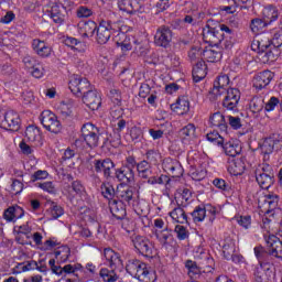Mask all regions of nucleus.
<instances>
[{"instance_id": "f257e3e1", "label": "nucleus", "mask_w": 282, "mask_h": 282, "mask_svg": "<svg viewBox=\"0 0 282 282\" xmlns=\"http://www.w3.org/2000/svg\"><path fill=\"white\" fill-rule=\"evenodd\" d=\"M104 256L106 261L109 262L111 270L104 268L100 270L99 274L105 282H117L119 276L116 273V270L123 267L122 259H120V254L112 249H105Z\"/></svg>"}, {"instance_id": "f03ea898", "label": "nucleus", "mask_w": 282, "mask_h": 282, "mask_svg": "<svg viewBox=\"0 0 282 282\" xmlns=\"http://www.w3.org/2000/svg\"><path fill=\"white\" fill-rule=\"evenodd\" d=\"M82 137L87 147L96 149L100 142V130L93 123H85L82 127Z\"/></svg>"}, {"instance_id": "7ed1b4c3", "label": "nucleus", "mask_w": 282, "mask_h": 282, "mask_svg": "<svg viewBox=\"0 0 282 282\" xmlns=\"http://www.w3.org/2000/svg\"><path fill=\"white\" fill-rule=\"evenodd\" d=\"M90 87L91 85L87 78L79 75H73L70 77L69 89L75 96H83V94L85 95L87 91H89Z\"/></svg>"}, {"instance_id": "20e7f679", "label": "nucleus", "mask_w": 282, "mask_h": 282, "mask_svg": "<svg viewBox=\"0 0 282 282\" xmlns=\"http://www.w3.org/2000/svg\"><path fill=\"white\" fill-rule=\"evenodd\" d=\"M41 123L46 129V131H50L51 133H61V121H58V118L54 112L52 111H43L41 115Z\"/></svg>"}, {"instance_id": "39448f33", "label": "nucleus", "mask_w": 282, "mask_h": 282, "mask_svg": "<svg viewBox=\"0 0 282 282\" xmlns=\"http://www.w3.org/2000/svg\"><path fill=\"white\" fill-rule=\"evenodd\" d=\"M126 270L131 276H134V279L139 281H144L145 276L149 274L147 264L140 260H129Z\"/></svg>"}, {"instance_id": "423d86ee", "label": "nucleus", "mask_w": 282, "mask_h": 282, "mask_svg": "<svg viewBox=\"0 0 282 282\" xmlns=\"http://www.w3.org/2000/svg\"><path fill=\"white\" fill-rule=\"evenodd\" d=\"M132 242L134 248L144 257H153L155 252V247L153 246V242L149 240L144 236H134L132 238Z\"/></svg>"}, {"instance_id": "0eeeda50", "label": "nucleus", "mask_w": 282, "mask_h": 282, "mask_svg": "<svg viewBox=\"0 0 282 282\" xmlns=\"http://www.w3.org/2000/svg\"><path fill=\"white\" fill-rule=\"evenodd\" d=\"M256 180L262 188L268 191L274 184V174L270 171V165H263L256 171Z\"/></svg>"}, {"instance_id": "6e6552de", "label": "nucleus", "mask_w": 282, "mask_h": 282, "mask_svg": "<svg viewBox=\"0 0 282 282\" xmlns=\"http://www.w3.org/2000/svg\"><path fill=\"white\" fill-rule=\"evenodd\" d=\"M0 127L7 131H19L21 127V118L14 110H9L4 113L3 119L0 121Z\"/></svg>"}, {"instance_id": "1a4fd4ad", "label": "nucleus", "mask_w": 282, "mask_h": 282, "mask_svg": "<svg viewBox=\"0 0 282 282\" xmlns=\"http://www.w3.org/2000/svg\"><path fill=\"white\" fill-rule=\"evenodd\" d=\"M203 39L205 43L217 47L221 44V41H224V33L217 28H210V25H207L203 29Z\"/></svg>"}, {"instance_id": "9d476101", "label": "nucleus", "mask_w": 282, "mask_h": 282, "mask_svg": "<svg viewBox=\"0 0 282 282\" xmlns=\"http://www.w3.org/2000/svg\"><path fill=\"white\" fill-rule=\"evenodd\" d=\"M258 206L261 213H264V215H270V213L275 210V208L279 206V196L274 194L263 195L259 198Z\"/></svg>"}, {"instance_id": "9b49d317", "label": "nucleus", "mask_w": 282, "mask_h": 282, "mask_svg": "<svg viewBox=\"0 0 282 282\" xmlns=\"http://www.w3.org/2000/svg\"><path fill=\"white\" fill-rule=\"evenodd\" d=\"M83 102L88 109H91V111H98L100 105H102V98L100 94H98V90H87L83 96Z\"/></svg>"}, {"instance_id": "f8f14e48", "label": "nucleus", "mask_w": 282, "mask_h": 282, "mask_svg": "<svg viewBox=\"0 0 282 282\" xmlns=\"http://www.w3.org/2000/svg\"><path fill=\"white\" fill-rule=\"evenodd\" d=\"M173 41V32L166 26L160 28L154 35V43L159 47H169Z\"/></svg>"}, {"instance_id": "ddd939ff", "label": "nucleus", "mask_w": 282, "mask_h": 282, "mask_svg": "<svg viewBox=\"0 0 282 282\" xmlns=\"http://www.w3.org/2000/svg\"><path fill=\"white\" fill-rule=\"evenodd\" d=\"M267 250L270 257L282 259V241L276 236L271 235L267 238Z\"/></svg>"}, {"instance_id": "4468645a", "label": "nucleus", "mask_w": 282, "mask_h": 282, "mask_svg": "<svg viewBox=\"0 0 282 282\" xmlns=\"http://www.w3.org/2000/svg\"><path fill=\"white\" fill-rule=\"evenodd\" d=\"M260 151L263 155H270L274 150L279 151L282 147V141L272 137L262 139L259 142Z\"/></svg>"}, {"instance_id": "2eb2a0df", "label": "nucleus", "mask_w": 282, "mask_h": 282, "mask_svg": "<svg viewBox=\"0 0 282 282\" xmlns=\"http://www.w3.org/2000/svg\"><path fill=\"white\" fill-rule=\"evenodd\" d=\"M239 100H241V93L239 91V89L229 88L223 101V107L232 111V109H235L239 105Z\"/></svg>"}, {"instance_id": "dca6fc26", "label": "nucleus", "mask_w": 282, "mask_h": 282, "mask_svg": "<svg viewBox=\"0 0 282 282\" xmlns=\"http://www.w3.org/2000/svg\"><path fill=\"white\" fill-rule=\"evenodd\" d=\"M117 199L123 204L130 205L131 202H133V188L126 185V184H120L117 186L116 191Z\"/></svg>"}, {"instance_id": "f3484780", "label": "nucleus", "mask_w": 282, "mask_h": 282, "mask_svg": "<svg viewBox=\"0 0 282 282\" xmlns=\"http://www.w3.org/2000/svg\"><path fill=\"white\" fill-rule=\"evenodd\" d=\"M97 30L96 41L99 45H105L111 39V24L109 22H101Z\"/></svg>"}, {"instance_id": "a211bd4d", "label": "nucleus", "mask_w": 282, "mask_h": 282, "mask_svg": "<svg viewBox=\"0 0 282 282\" xmlns=\"http://www.w3.org/2000/svg\"><path fill=\"white\" fill-rule=\"evenodd\" d=\"M272 78H274V73L264 70L253 78V87L256 89H263L272 83Z\"/></svg>"}, {"instance_id": "6ab92c4d", "label": "nucleus", "mask_w": 282, "mask_h": 282, "mask_svg": "<svg viewBox=\"0 0 282 282\" xmlns=\"http://www.w3.org/2000/svg\"><path fill=\"white\" fill-rule=\"evenodd\" d=\"M118 8L122 12L133 14L135 12H140V8H142V4H140V0H119Z\"/></svg>"}, {"instance_id": "aec40b11", "label": "nucleus", "mask_w": 282, "mask_h": 282, "mask_svg": "<svg viewBox=\"0 0 282 282\" xmlns=\"http://www.w3.org/2000/svg\"><path fill=\"white\" fill-rule=\"evenodd\" d=\"M32 47L33 52L41 58H47V56L52 55V46L45 43V41L33 40Z\"/></svg>"}, {"instance_id": "412c9836", "label": "nucleus", "mask_w": 282, "mask_h": 282, "mask_svg": "<svg viewBox=\"0 0 282 282\" xmlns=\"http://www.w3.org/2000/svg\"><path fill=\"white\" fill-rule=\"evenodd\" d=\"M94 166L96 173H104L105 177H109L113 171V162L110 159L95 160Z\"/></svg>"}, {"instance_id": "4be33fe9", "label": "nucleus", "mask_w": 282, "mask_h": 282, "mask_svg": "<svg viewBox=\"0 0 282 282\" xmlns=\"http://www.w3.org/2000/svg\"><path fill=\"white\" fill-rule=\"evenodd\" d=\"M172 111L177 116H184L187 111H191V101L188 97H178L175 104L171 105Z\"/></svg>"}, {"instance_id": "5701e85b", "label": "nucleus", "mask_w": 282, "mask_h": 282, "mask_svg": "<svg viewBox=\"0 0 282 282\" xmlns=\"http://www.w3.org/2000/svg\"><path fill=\"white\" fill-rule=\"evenodd\" d=\"M109 208L116 219H124V217H127V207L124 206V203L112 199L109 202Z\"/></svg>"}, {"instance_id": "b1692460", "label": "nucleus", "mask_w": 282, "mask_h": 282, "mask_svg": "<svg viewBox=\"0 0 282 282\" xmlns=\"http://www.w3.org/2000/svg\"><path fill=\"white\" fill-rule=\"evenodd\" d=\"M50 13L55 23H63L67 17V9L61 3H53Z\"/></svg>"}, {"instance_id": "393cba45", "label": "nucleus", "mask_w": 282, "mask_h": 282, "mask_svg": "<svg viewBox=\"0 0 282 282\" xmlns=\"http://www.w3.org/2000/svg\"><path fill=\"white\" fill-rule=\"evenodd\" d=\"M270 47V39L265 35H259L257 39L253 40L251 43V48L253 52H258V54H262V52L268 51Z\"/></svg>"}, {"instance_id": "a878e982", "label": "nucleus", "mask_w": 282, "mask_h": 282, "mask_svg": "<svg viewBox=\"0 0 282 282\" xmlns=\"http://www.w3.org/2000/svg\"><path fill=\"white\" fill-rule=\"evenodd\" d=\"M116 177L119 180V182H122L123 184H129L130 182H133L135 178V174L133 173V167L130 166H122L119 170L116 171Z\"/></svg>"}, {"instance_id": "bb28decb", "label": "nucleus", "mask_w": 282, "mask_h": 282, "mask_svg": "<svg viewBox=\"0 0 282 282\" xmlns=\"http://www.w3.org/2000/svg\"><path fill=\"white\" fill-rule=\"evenodd\" d=\"M97 28L98 25L94 21L80 22L78 24L79 34L83 36V39H91Z\"/></svg>"}, {"instance_id": "cd10ccee", "label": "nucleus", "mask_w": 282, "mask_h": 282, "mask_svg": "<svg viewBox=\"0 0 282 282\" xmlns=\"http://www.w3.org/2000/svg\"><path fill=\"white\" fill-rule=\"evenodd\" d=\"M25 215L23 208L19 206H11L4 210L3 217L7 221H17V219H21Z\"/></svg>"}, {"instance_id": "c85d7f7f", "label": "nucleus", "mask_w": 282, "mask_h": 282, "mask_svg": "<svg viewBox=\"0 0 282 282\" xmlns=\"http://www.w3.org/2000/svg\"><path fill=\"white\" fill-rule=\"evenodd\" d=\"M228 171L230 175H243L246 163L241 159H232L229 162Z\"/></svg>"}, {"instance_id": "c756f323", "label": "nucleus", "mask_w": 282, "mask_h": 282, "mask_svg": "<svg viewBox=\"0 0 282 282\" xmlns=\"http://www.w3.org/2000/svg\"><path fill=\"white\" fill-rule=\"evenodd\" d=\"M209 122L213 127H217L220 131L226 132L228 130V124L226 123V118L221 112H215L210 118Z\"/></svg>"}, {"instance_id": "7c9ffc66", "label": "nucleus", "mask_w": 282, "mask_h": 282, "mask_svg": "<svg viewBox=\"0 0 282 282\" xmlns=\"http://www.w3.org/2000/svg\"><path fill=\"white\" fill-rule=\"evenodd\" d=\"M25 138L32 144H41V130L34 126H29L25 130Z\"/></svg>"}, {"instance_id": "2f4dec72", "label": "nucleus", "mask_w": 282, "mask_h": 282, "mask_svg": "<svg viewBox=\"0 0 282 282\" xmlns=\"http://www.w3.org/2000/svg\"><path fill=\"white\" fill-rule=\"evenodd\" d=\"M170 217L175 224H188V216L182 207H175L171 213Z\"/></svg>"}, {"instance_id": "473e14b6", "label": "nucleus", "mask_w": 282, "mask_h": 282, "mask_svg": "<svg viewBox=\"0 0 282 282\" xmlns=\"http://www.w3.org/2000/svg\"><path fill=\"white\" fill-rule=\"evenodd\" d=\"M203 58L208 63H217L221 61V51L219 48H206L203 51Z\"/></svg>"}, {"instance_id": "72a5a7b5", "label": "nucleus", "mask_w": 282, "mask_h": 282, "mask_svg": "<svg viewBox=\"0 0 282 282\" xmlns=\"http://www.w3.org/2000/svg\"><path fill=\"white\" fill-rule=\"evenodd\" d=\"M192 74H193L194 80H196V82L204 80V78H206V74H207L206 63H204V61L196 62Z\"/></svg>"}, {"instance_id": "f704fd0d", "label": "nucleus", "mask_w": 282, "mask_h": 282, "mask_svg": "<svg viewBox=\"0 0 282 282\" xmlns=\"http://www.w3.org/2000/svg\"><path fill=\"white\" fill-rule=\"evenodd\" d=\"M260 61L262 63H274L276 58H279V48L276 47H269L267 51L259 54Z\"/></svg>"}, {"instance_id": "c9c22d12", "label": "nucleus", "mask_w": 282, "mask_h": 282, "mask_svg": "<svg viewBox=\"0 0 282 282\" xmlns=\"http://www.w3.org/2000/svg\"><path fill=\"white\" fill-rule=\"evenodd\" d=\"M223 149L226 153V155H229V158H237L239 153H241V147L239 144L235 143V141H227L225 144L223 143Z\"/></svg>"}, {"instance_id": "e433bc0d", "label": "nucleus", "mask_w": 282, "mask_h": 282, "mask_svg": "<svg viewBox=\"0 0 282 282\" xmlns=\"http://www.w3.org/2000/svg\"><path fill=\"white\" fill-rule=\"evenodd\" d=\"M263 21H265L268 24L272 23V21H276L279 19V10H276V7H265L262 11Z\"/></svg>"}, {"instance_id": "4c0bfd02", "label": "nucleus", "mask_w": 282, "mask_h": 282, "mask_svg": "<svg viewBox=\"0 0 282 282\" xmlns=\"http://www.w3.org/2000/svg\"><path fill=\"white\" fill-rule=\"evenodd\" d=\"M45 206L48 208V213L53 219H58L65 213L63 207L52 200H47Z\"/></svg>"}, {"instance_id": "58836bf2", "label": "nucleus", "mask_w": 282, "mask_h": 282, "mask_svg": "<svg viewBox=\"0 0 282 282\" xmlns=\"http://www.w3.org/2000/svg\"><path fill=\"white\" fill-rule=\"evenodd\" d=\"M137 170L140 177H142L143 180H149V177H151L152 175L151 163H149V161H141L137 165Z\"/></svg>"}, {"instance_id": "ea45409f", "label": "nucleus", "mask_w": 282, "mask_h": 282, "mask_svg": "<svg viewBox=\"0 0 282 282\" xmlns=\"http://www.w3.org/2000/svg\"><path fill=\"white\" fill-rule=\"evenodd\" d=\"M69 254H72V250L67 246L58 247L55 250V259H57V261H59L61 263L67 262V260L69 259Z\"/></svg>"}, {"instance_id": "a19ab883", "label": "nucleus", "mask_w": 282, "mask_h": 282, "mask_svg": "<svg viewBox=\"0 0 282 282\" xmlns=\"http://www.w3.org/2000/svg\"><path fill=\"white\" fill-rule=\"evenodd\" d=\"M74 109H76V102L72 99L62 101L59 105V111L65 118H67V116H72V111H74Z\"/></svg>"}, {"instance_id": "79ce46f5", "label": "nucleus", "mask_w": 282, "mask_h": 282, "mask_svg": "<svg viewBox=\"0 0 282 282\" xmlns=\"http://www.w3.org/2000/svg\"><path fill=\"white\" fill-rule=\"evenodd\" d=\"M249 109L256 115V118H258L259 113L263 111V99L259 97H254L253 99H251Z\"/></svg>"}, {"instance_id": "37998d69", "label": "nucleus", "mask_w": 282, "mask_h": 282, "mask_svg": "<svg viewBox=\"0 0 282 282\" xmlns=\"http://www.w3.org/2000/svg\"><path fill=\"white\" fill-rule=\"evenodd\" d=\"M180 137L182 140H188L195 137V124L188 123L180 130Z\"/></svg>"}, {"instance_id": "c03bdc74", "label": "nucleus", "mask_w": 282, "mask_h": 282, "mask_svg": "<svg viewBox=\"0 0 282 282\" xmlns=\"http://www.w3.org/2000/svg\"><path fill=\"white\" fill-rule=\"evenodd\" d=\"M202 56H204V51L199 46H193L188 52L191 63H199Z\"/></svg>"}, {"instance_id": "a18cd8bd", "label": "nucleus", "mask_w": 282, "mask_h": 282, "mask_svg": "<svg viewBox=\"0 0 282 282\" xmlns=\"http://www.w3.org/2000/svg\"><path fill=\"white\" fill-rule=\"evenodd\" d=\"M189 175L195 182H202L206 177V170L202 167H191Z\"/></svg>"}, {"instance_id": "49530a36", "label": "nucleus", "mask_w": 282, "mask_h": 282, "mask_svg": "<svg viewBox=\"0 0 282 282\" xmlns=\"http://www.w3.org/2000/svg\"><path fill=\"white\" fill-rule=\"evenodd\" d=\"M228 6L224 7L223 10L225 12H228V14H234L235 8H238V6H243V3H248V0H228Z\"/></svg>"}, {"instance_id": "de8ad7c7", "label": "nucleus", "mask_w": 282, "mask_h": 282, "mask_svg": "<svg viewBox=\"0 0 282 282\" xmlns=\"http://www.w3.org/2000/svg\"><path fill=\"white\" fill-rule=\"evenodd\" d=\"M265 25H268L265 20L253 19L250 24L251 32H253V34H257L260 30H263V28H265Z\"/></svg>"}, {"instance_id": "09e8293b", "label": "nucleus", "mask_w": 282, "mask_h": 282, "mask_svg": "<svg viewBox=\"0 0 282 282\" xmlns=\"http://www.w3.org/2000/svg\"><path fill=\"white\" fill-rule=\"evenodd\" d=\"M221 94H226V88H221L214 84L212 91H209V100L212 101L219 100V97H221Z\"/></svg>"}, {"instance_id": "8fccbe9b", "label": "nucleus", "mask_w": 282, "mask_h": 282, "mask_svg": "<svg viewBox=\"0 0 282 282\" xmlns=\"http://www.w3.org/2000/svg\"><path fill=\"white\" fill-rule=\"evenodd\" d=\"M186 268H187V274L191 276V279L197 276L199 274V268H197V264L191 260L186 262Z\"/></svg>"}, {"instance_id": "3c124183", "label": "nucleus", "mask_w": 282, "mask_h": 282, "mask_svg": "<svg viewBox=\"0 0 282 282\" xmlns=\"http://www.w3.org/2000/svg\"><path fill=\"white\" fill-rule=\"evenodd\" d=\"M156 238L161 241V243H165L169 241V238L171 237V231H169V228L165 227L164 229L156 230L155 232Z\"/></svg>"}, {"instance_id": "603ef678", "label": "nucleus", "mask_w": 282, "mask_h": 282, "mask_svg": "<svg viewBox=\"0 0 282 282\" xmlns=\"http://www.w3.org/2000/svg\"><path fill=\"white\" fill-rule=\"evenodd\" d=\"M194 221H202L203 219H206V208L197 207L192 213Z\"/></svg>"}, {"instance_id": "864d4df0", "label": "nucleus", "mask_w": 282, "mask_h": 282, "mask_svg": "<svg viewBox=\"0 0 282 282\" xmlns=\"http://www.w3.org/2000/svg\"><path fill=\"white\" fill-rule=\"evenodd\" d=\"M176 197L177 199H181L182 204H184V202H188V199H191V189L188 188L178 189L176 193Z\"/></svg>"}, {"instance_id": "5fc2aeb1", "label": "nucleus", "mask_w": 282, "mask_h": 282, "mask_svg": "<svg viewBox=\"0 0 282 282\" xmlns=\"http://www.w3.org/2000/svg\"><path fill=\"white\" fill-rule=\"evenodd\" d=\"M207 140L209 142H215L216 144L224 147V137H221L219 133L217 132H210L207 134Z\"/></svg>"}, {"instance_id": "6e6d98bb", "label": "nucleus", "mask_w": 282, "mask_h": 282, "mask_svg": "<svg viewBox=\"0 0 282 282\" xmlns=\"http://www.w3.org/2000/svg\"><path fill=\"white\" fill-rule=\"evenodd\" d=\"M229 83H230V78L228 77V75H220V76H218V78L214 83V85H216V87L226 89V87H228Z\"/></svg>"}, {"instance_id": "4d7b16f0", "label": "nucleus", "mask_w": 282, "mask_h": 282, "mask_svg": "<svg viewBox=\"0 0 282 282\" xmlns=\"http://www.w3.org/2000/svg\"><path fill=\"white\" fill-rule=\"evenodd\" d=\"M39 188H42V191L51 193L52 195L56 194V186L52 182L39 183Z\"/></svg>"}, {"instance_id": "13d9d810", "label": "nucleus", "mask_w": 282, "mask_h": 282, "mask_svg": "<svg viewBox=\"0 0 282 282\" xmlns=\"http://www.w3.org/2000/svg\"><path fill=\"white\" fill-rule=\"evenodd\" d=\"M110 144H112V147H120V144H122V140L120 137V132L118 131H113V133H111L108 138Z\"/></svg>"}, {"instance_id": "bf43d9fd", "label": "nucleus", "mask_w": 282, "mask_h": 282, "mask_svg": "<svg viewBox=\"0 0 282 282\" xmlns=\"http://www.w3.org/2000/svg\"><path fill=\"white\" fill-rule=\"evenodd\" d=\"M177 235V238L181 240V241H184V239H187L188 238V230H186V227L182 226V225H177L175 227V230H174Z\"/></svg>"}, {"instance_id": "052dcab7", "label": "nucleus", "mask_w": 282, "mask_h": 282, "mask_svg": "<svg viewBox=\"0 0 282 282\" xmlns=\"http://www.w3.org/2000/svg\"><path fill=\"white\" fill-rule=\"evenodd\" d=\"M23 63L26 67V69H30L31 72L34 69L36 65H39V61L32 56H25L23 59Z\"/></svg>"}, {"instance_id": "680f3d73", "label": "nucleus", "mask_w": 282, "mask_h": 282, "mask_svg": "<svg viewBox=\"0 0 282 282\" xmlns=\"http://www.w3.org/2000/svg\"><path fill=\"white\" fill-rule=\"evenodd\" d=\"M223 252H224L226 259H230V257H232L235 254V243L234 242L226 243L223 247Z\"/></svg>"}, {"instance_id": "e2e57ef3", "label": "nucleus", "mask_w": 282, "mask_h": 282, "mask_svg": "<svg viewBox=\"0 0 282 282\" xmlns=\"http://www.w3.org/2000/svg\"><path fill=\"white\" fill-rule=\"evenodd\" d=\"M110 98L115 105H120L122 101V96L120 95V90L111 89L110 90Z\"/></svg>"}, {"instance_id": "0e129e2a", "label": "nucleus", "mask_w": 282, "mask_h": 282, "mask_svg": "<svg viewBox=\"0 0 282 282\" xmlns=\"http://www.w3.org/2000/svg\"><path fill=\"white\" fill-rule=\"evenodd\" d=\"M21 191H23V183H21L19 180H14L11 184V192L13 195H19Z\"/></svg>"}, {"instance_id": "69168bd1", "label": "nucleus", "mask_w": 282, "mask_h": 282, "mask_svg": "<svg viewBox=\"0 0 282 282\" xmlns=\"http://www.w3.org/2000/svg\"><path fill=\"white\" fill-rule=\"evenodd\" d=\"M45 69L43 68V66L39 63L36 64L33 69L31 70L32 76H34V78H42L43 74H44Z\"/></svg>"}, {"instance_id": "338daca9", "label": "nucleus", "mask_w": 282, "mask_h": 282, "mask_svg": "<svg viewBox=\"0 0 282 282\" xmlns=\"http://www.w3.org/2000/svg\"><path fill=\"white\" fill-rule=\"evenodd\" d=\"M101 193L104 197L110 199V197H113V187L111 185H101Z\"/></svg>"}, {"instance_id": "774afa93", "label": "nucleus", "mask_w": 282, "mask_h": 282, "mask_svg": "<svg viewBox=\"0 0 282 282\" xmlns=\"http://www.w3.org/2000/svg\"><path fill=\"white\" fill-rule=\"evenodd\" d=\"M72 188L77 195H83V193H85V186H83V183L79 181L73 182Z\"/></svg>"}]
</instances>
